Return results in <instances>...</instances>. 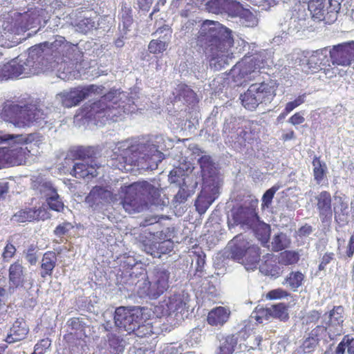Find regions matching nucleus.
Listing matches in <instances>:
<instances>
[{
    "label": "nucleus",
    "instance_id": "nucleus-1",
    "mask_svg": "<svg viewBox=\"0 0 354 354\" xmlns=\"http://www.w3.org/2000/svg\"><path fill=\"white\" fill-rule=\"evenodd\" d=\"M197 46L203 49L212 68L220 70L232 58L234 45L232 30L218 21L205 20L196 38Z\"/></svg>",
    "mask_w": 354,
    "mask_h": 354
},
{
    "label": "nucleus",
    "instance_id": "nucleus-2",
    "mask_svg": "<svg viewBox=\"0 0 354 354\" xmlns=\"http://www.w3.org/2000/svg\"><path fill=\"white\" fill-rule=\"evenodd\" d=\"M0 117L17 128L26 129L35 124L46 123L47 114L37 104H19L12 100H6L1 106Z\"/></svg>",
    "mask_w": 354,
    "mask_h": 354
},
{
    "label": "nucleus",
    "instance_id": "nucleus-3",
    "mask_svg": "<svg viewBox=\"0 0 354 354\" xmlns=\"http://www.w3.org/2000/svg\"><path fill=\"white\" fill-rule=\"evenodd\" d=\"M76 46L66 41L62 36L57 35L51 42H44L35 45L30 48L32 58L35 55L37 58L47 57L57 64L67 62L73 57Z\"/></svg>",
    "mask_w": 354,
    "mask_h": 354
},
{
    "label": "nucleus",
    "instance_id": "nucleus-4",
    "mask_svg": "<svg viewBox=\"0 0 354 354\" xmlns=\"http://www.w3.org/2000/svg\"><path fill=\"white\" fill-rule=\"evenodd\" d=\"M158 193V189L147 181L133 183L126 189L122 206L129 214L140 212L147 205V200Z\"/></svg>",
    "mask_w": 354,
    "mask_h": 354
},
{
    "label": "nucleus",
    "instance_id": "nucleus-5",
    "mask_svg": "<svg viewBox=\"0 0 354 354\" xmlns=\"http://www.w3.org/2000/svg\"><path fill=\"white\" fill-rule=\"evenodd\" d=\"M149 147L143 143L131 144L127 140L118 142L111 156L113 166L123 171L127 170V165H136L140 158L145 159L149 156L145 152Z\"/></svg>",
    "mask_w": 354,
    "mask_h": 354
},
{
    "label": "nucleus",
    "instance_id": "nucleus-6",
    "mask_svg": "<svg viewBox=\"0 0 354 354\" xmlns=\"http://www.w3.org/2000/svg\"><path fill=\"white\" fill-rule=\"evenodd\" d=\"M338 209L333 208V199L328 191H322L315 196V207L322 223H330L333 216L335 221L339 225L347 223L348 204L340 198Z\"/></svg>",
    "mask_w": 354,
    "mask_h": 354
},
{
    "label": "nucleus",
    "instance_id": "nucleus-7",
    "mask_svg": "<svg viewBox=\"0 0 354 354\" xmlns=\"http://www.w3.org/2000/svg\"><path fill=\"white\" fill-rule=\"evenodd\" d=\"M170 287V272L162 267H155L142 286H139L138 293L141 297H147L156 299Z\"/></svg>",
    "mask_w": 354,
    "mask_h": 354
},
{
    "label": "nucleus",
    "instance_id": "nucleus-8",
    "mask_svg": "<svg viewBox=\"0 0 354 354\" xmlns=\"http://www.w3.org/2000/svg\"><path fill=\"white\" fill-rule=\"evenodd\" d=\"M277 86L271 82L252 84L240 96L243 107L250 111L255 110L260 104L270 103L276 96Z\"/></svg>",
    "mask_w": 354,
    "mask_h": 354
},
{
    "label": "nucleus",
    "instance_id": "nucleus-9",
    "mask_svg": "<svg viewBox=\"0 0 354 354\" xmlns=\"http://www.w3.org/2000/svg\"><path fill=\"white\" fill-rule=\"evenodd\" d=\"M95 152L93 147H78L73 151V158L80 160L75 162L71 174L76 178H93L97 175Z\"/></svg>",
    "mask_w": 354,
    "mask_h": 354
},
{
    "label": "nucleus",
    "instance_id": "nucleus-10",
    "mask_svg": "<svg viewBox=\"0 0 354 354\" xmlns=\"http://www.w3.org/2000/svg\"><path fill=\"white\" fill-rule=\"evenodd\" d=\"M123 107L118 104L115 91H109L102 95L100 100L91 105L90 113L95 118H105L116 121L122 115Z\"/></svg>",
    "mask_w": 354,
    "mask_h": 354
},
{
    "label": "nucleus",
    "instance_id": "nucleus-11",
    "mask_svg": "<svg viewBox=\"0 0 354 354\" xmlns=\"http://www.w3.org/2000/svg\"><path fill=\"white\" fill-rule=\"evenodd\" d=\"M104 87L95 84L88 86H78L71 88L68 91H64L57 94L62 105L65 108L76 106L81 102L88 97L91 94L101 95Z\"/></svg>",
    "mask_w": 354,
    "mask_h": 354
},
{
    "label": "nucleus",
    "instance_id": "nucleus-12",
    "mask_svg": "<svg viewBox=\"0 0 354 354\" xmlns=\"http://www.w3.org/2000/svg\"><path fill=\"white\" fill-rule=\"evenodd\" d=\"M187 303L183 295L174 293L169 297H165L155 307V313L159 317H169L174 315L177 316L185 311Z\"/></svg>",
    "mask_w": 354,
    "mask_h": 354
},
{
    "label": "nucleus",
    "instance_id": "nucleus-13",
    "mask_svg": "<svg viewBox=\"0 0 354 354\" xmlns=\"http://www.w3.org/2000/svg\"><path fill=\"white\" fill-rule=\"evenodd\" d=\"M329 55L333 65L350 66L354 62V41L333 46L330 50Z\"/></svg>",
    "mask_w": 354,
    "mask_h": 354
},
{
    "label": "nucleus",
    "instance_id": "nucleus-14",
    "mask_svg": "<svg viewBox=\"0 0 354 354\" xmlns=\"http://www.w3.org/2000/svg\"><path fill=\"white\" fill-rule=\"evenodd\" d=\"M142 317L134 309L120 306L116 308L114 315L115 326L124 330L131 333L134 330L137 322L142 321Z\"/></svg>",
    "mask_w": 354,
    "mask_h": 354
},
{
    "label": "nucleus",
    "instance_id": "nucleus-15",
    "mask_svg": "<svg viewBox=\"0 0 354 354\" xmlns=\"http://www.w3.org/2000/svg\"><path fill=\"white\" fill-rule=\"evenodd\" d=\"M257 60L251 57H244L238 62L232 68L231 75L234 82L243 83L251 80V75L259 73Z\"/></svg>",
    "mask_w": 354,
    "mask_h": 354
},
{
    "label": "nucleus",
    "instance_id": "nucleus-16",
    "mask_svg": "<svg viewBox=\"0 0 354 354\" xmlns=\"http://www.w3.org/2000/svg\"><path fill=\"white\" fill-rule=\"evenodd\" d=\"M234 224L252 227L259 221V216L251 207L240 205L232 212Z\"/></svg>",
    "mask_w": 354,
    "mask_h": 354
},
{
    "label": "nucleus",
    "instance_id": "nucleus-17",
    "mask_svg": "<svg viewBox=\"0 0 354 354\" xmlns=\"http://www.w3.org/2000/svg\"><path fill=\"white\" fill-rule=\"evenodd\" d=\"M26 269L19 260L11 263L8 269L9 290L23 288L26 283Z\"/></svg>",
    "mask_w": 354,
    "mask_h": 354
},
{
    "label": "nucleus",
    "instance_id": "nucleus-18",
    "mask_svg": "<svg viewBox=\"0 0 354 354\" xmlns=\"http://www.w3.org/2000/svg\"><path fill=\"white\" fill-rule=\"evenodd\" d=\"M5 167L8 166L25 165L31 155L28 147H19L14 149L3 148Z\"/></svg>",
    "mask_w": 354,
    "mask_h": 354
},
{
    "label": "nucleus",
    "instance_id": "nucleus-19",
    "mask_svg": "<svg viewBox=\"0 0 354 354\" xmlns=\"http://www.w3.org/2000/svg\"><path fill=\"white\" fill-rule=\"evenodd\" d=\"M304 58L302 63L303 71L307 74H314L322 70V66H324V61L327 57L323 54L322 50H317L306 52Z\"/></svg>",
    "mask_w": 354,
    "mask_h": 354
},
{
    "label": "nucleus",
    "instance_id": "nucleus-20",
    "mask_svg": "<svg viewBox=\"0 0 354 354\" xmlns=\"http://www.w3.org/2000/svg\"><path fill=\"white\" fill-rule=\"evenodd\" d=\"M33 58L30 55V57L24 63V65L18 64L7 63L0 66V78L2 80L12 79L19 77L21 75L35 74V70L26 72L25 66H33L32 63Z\"/></svg>",
    "mask_w": 354,
    "mask_h": 354
},
{
    "label": "nucleus",
    "instance_id": "nucleus-21",
    "mask_svg": "<svg viewBox=\"0 0 354 354\" xmlns=\"http://www.w3.org/2000/svg\"><path fill=\"white\" fill-rule=\"evenodd\" d=\"M10 140L13 141L16 144L19 145L32 144L33 146L39 149L42 143L43 136L39 133L37 132L30 133L26 135L4 134L3 136H0V144Z\"/></svg>",
    "mask_w": 354,
    "mask_h": 354
},
{
    "label": "nucleus",
    "instance_id": "nucleus-22",
    "mask_svg": "<svg viewBox=\"0 0 354 354\" xmlns=\"http://www.w3.org/2000/svg\"><path fill=\"white\" fill-rule=\"evenodd\" d=\"M250 243L242 234L235 236L229 243V255L231 259L239 262L244 257V253Z\"/></svg>",
    "mask_w": 354,
    "mask_h": 354
},
{
    "label": "nucleus",
    "instance_id": "nucleus-23",
    "mask_svg": "<svg viewBox=\"0 0 354 354\" xmlns=\"http://www.w3.org/2000/svg\"><path fill=\"white\" fill-rule=\"evenodd\" d=\"M47 218V212L42 207L38 209L26 208L20 209L15 213L12 217V221L17 223H25L40 219L45 220Z\"/></svg>",
    "mask_w": 354,
    "mask_h": 354
},
{
    "label": "nucleus",
    "instance_id": "nucleus-24",
    "mask_svg": "<svg viewBox=\"0 0 354 354\" xmlns=\"http://www.w3.org/2000/svg\"><path fill=\"white\" fill-rule=\"evenodd\" d=\"M327 334V327L324 326H317L309 333L304 340L301 345L304 353H311L315 351L319 341L325 337Z\"/></svg>",
    "mask_w": 354,
    "mask_h": 354
},
{
    "label": "nucleus",
    "instance_id": "nucleus-25",
    "mask_svg": "<svg viewBox=\"0 0 354 354\" xmlns=\"http://www.w3.org/2000/svg\"><path fill=\"white\" fill-rule=\"evenodd\" d=\"M29 333V327L26 320L22 318H17L12 324L5 341L8 344L23 340Z\"/></svg>",
    "mask_w": 354,
    "mask_h": 354
},
{
    "label": "nucleus",
    "instance_id": "nucleus-26",
    "mask_svg": "<svg viewBox=\"0 0 354 354\" xmlns=\"http://www.w3.org/2000/svg\"><path fill=\"white\" fill-rule=\"evenodd\" d=\"M111 193L105 188L100 186L93 187L85 198V202L91 208H96L107 202Z\"/></svg>",
    "mask_w": 354,
    "mask_h": 354
},
{
    "label": "nucleus",
    "instance_id": "nucleus-27",
    "mask_svg": "<svg viewBox=\"0 0 354 354\" xmlns=\"http://www.w3.org/2000/svg\"><path fill=\"white\" fill-rule=\"evenodd\" d=\"M172 95L174 102L183 101L186 104H191L196 100V93L185 83L178 84L173 91Z\"/></svg>",
    "mask_w": 354,
    "mask_h": 354
},
{
    "label": "nucleus",
    "instance_id": "nucleus-28",
    "mask_svg": "<svg viewBox=\"0 0 354 354\" xmlns=\"http://www.w3.org/2000/svg\"><path fill=\"white\" fill-rule=\"evenodd\" d=\"M230 312L225 307L218 306L212 309L207 315V322L212 326H223L227 322Z\"/></svg>",
    "mask_w": 354,
    "mask_h": 354
},
{
    "label": "nucleus",
    "instance_id": "nucleus-29",
    "mask_svg": "<svg viewBox=\"0 0 354 354\" xmlns=\"http://www.w3.org/2000/svg\"><path fill=\"white\" fill-rule=\"evenodd\" d=\"M57 257L55 252L47 251L41 258L40 276L45 279L47 277H51L55 268L56 267Z\"/></svg>",
    "mask_w": 354,
    "mask_h": 354
},
{
    "label": "nucleus",
    "instance_id": "nucleus-30",
    "mask_svg": "<svg viewBox=\"0 0 354 354\" xmlns=\"http://www.w3.org/2000/svg\"><path fill=\"white\" fill-rule=\"evenodd\" d=\"M303 3L308 4V9L310 12L313 18L319 21H327L325 15L326 0H301Z\"/></svg>",
    "mask_w": 354,
    "mask_h": 354
},
{
    "label": "nucleus",
    "instance_id": "nucleus-31",
    "mask_svg": "<svg viewBox=\"0 0 354 354\" xmlns=\"http://www.w3.org/2000/svg\"><path fill=\"white\" fill-rule=\"evenodd\" d=\"M243 255L244 257L240 260L239 263L250 268L256 267L260 261L261 249L258 245L250 243Z\"/></svg>",
    "mask_w": 354,
    "mask_h": 354
},
{
    "label": "nucleus",
    "instance_id": "nucleus-32",
    "mask_svg": "<svg viewBox=\"0 0 354 354\" xmlns=\"http://www.w3.org/2000/svg\"><path fill=\"white\" fill-rule=\"evenodd\" d=\"M327 313L325 314L326 315ZM328 320L326 327L342 326L344 321V308L342 306H335L328 313Z\"/></svg>",
    "mask_w": 354,
    "mask_h": 354
},
{
    "label": "nucleus",
    "instance_id": "nucleus-33",
    "mask_svg": "<svg viewBox=\"0 0 354 354\" xmlns=\"http://www.w3.org/2000/svg\"><path fill=\"white\" fill-rule=\"evenodd\" d=\"M300 260V254L298 251L285 250L277 256V263L283 266H293Z\"/></svg>",
    "mask_w": 354,
    "mask_h": 354
},
{
    "label": "nucleus",
    "instance_id": "nucleus-34",
    "mask_svg": "<svg viewBox=\"0 0 354 354\" xmlns=\"http://www.w3.org/2000/svg\"><path fill=\"white\" fill-rule=\"evenodd\" d=\"M230 3V0H208L205 6L209 12L219 14L227 12Z\"/></svg>",
    "mask_w": 354,
    "mask_h": 354
},
{
    "label": "nucleus",
    "instance_id": "nucleus-35",
    "mask_svg": "<svg viewBox=\"0 0 354 354\" xmlns=\"http://www.w3.org/2000/svg\"><path fill=\"white\" fill-rule=\"evenodd\" d=\"M305 279V275L301 271H291L285 278L283 284H287L291 290L296 291Z\"/></svg>",
    "mask_w": 354,
    "mask_h": 354
},
{
    "label": "nucleus",
    "instance_id": "nucleus-36",
    "mask_svg": "<svg viewBox=\"0 0 354 354\" xmlns=\"http://www.w3.org/2000/svg\"><path fill=\"white\" fill-rule=\"evenodd\" d=\"M313 166L314 179L317 183H320L326 176L327 166L320 160V157L315 156L312 162Z\"/></svg>",
    "mask_w": 354,
    "mask_h": 354
},
{
    "label": "nucleus",
    "instance_id": "nucleus-37",
    "mask_svg": "<svg viewBox=\"0 0 354 354\" xmlns=\"http://www.w3.org/2000/svg\"><path fill=\"white\" fill-rule=\"evenodd\" d=\"M291 243L290 239L288 236L281 232L274 236L272 241V248L274 252H282L286 248L290 247Z\"/></svg>",
    "mask_w": 354,
    "mask_h": 354
},
{
    "label": "nucleus",
    "instance_id": "nucleus-38",
    "mask_svg": "<svg viewBox=\"0 0 354 354\" xmlns=\"http://www.w3.org/2000/svg\"><path fill=\"white\" fill-rule=\"evenodd\" d=\"M272 318L286 321L289 318L288 306L284 303H279L270 306Z\"/></svg>",
    "mask_w": 354,
    "mask_h": 354
},
{
    "label": "nucleus",
    "instance_id": "nucleus-39",
    "mask_svg": "<svg viewBox=\"0 0 354 354\" xmlns=\"http://www.w3.org/2000/svg\"><path fill=\"white\" fill-rule=\"evenodd\" d=\"M306 94L299 95L293 101L286 103L285 108L278 116V119L285 118L292 111L304 104L306 100Z\"/></svg>",
    "mask_w": 354,
    "mask_h": 354
},
{
    "label": "nucleus",
    "instance_id": "nucleus-40",
    "mask_svg": "<svg viewBox=\"0 0 354 354\" xmlns=\"http://www.w3.org/2000/svg\"><path fill=\"white\" fill-rule=\"evenodd\" d=\"M257 238L263 243L266 244L268 242L270 236V226L265 223H259L255 230Z\"/></svg>",
    "mask_w": 354,
    "mask_h": 354
},
{
    "label": "nucleus",
    "instance_id": "nucleus-41",
    "mask_svg": "<svg viewBox=\"0 0 354 354\" xmlns=\"http://www.w3.org/2000/svg\"><path fill=\"white\" fill-rule=\"evenodd\" d=\"M260 124L258 121L255 120H247L243 126V130L240 131L239 136L246 139L248 134L254 136L260 132L259 129Z\"/></svg>",
    "mask_w": 354,
    "mask_h": 354
},
{
    "label": "nucleus",
    "instance_id": "nucleus-42",
    "mask_svg": "<svg viewBox=\"0 0 354 354\" xmlns=\"http://www.w3.org/2000/svg\"><path fill=\"white\" fill-rule=\"evenodd\" d=\"M237 344V339L234 335L227 336L219 347L217 354H232Z\"/></svg>",
    "mask_w": 354,
    "mask_h": 354
},
{
    "label": "nucleus",
    "instance_id": "nucleus-43",
    "mask_svg": "<svg viewBox=\"0 0 354 354\" xmlns=\"http://www.w3.org/2000/svg\"><path fill=\"white\" fill-rule=\"evenodd\" d=\"M202 175L209 176L214 170V162L209 156H202L198 160Z\"/></svg>",
    "mask_w": 354,
    "mask_h": 354
},
{
    "label": "nucleus",
    "instance_id": "nucleus-44",
    "mask_svg": "<svg viewBox=\"0 0 354 354\" xmlns=\"http://www.w3.org/2000/svg\"><path fill=\"white\" fill-rule=\"evenodd\" d=\"M261 271L265 274V275L270 276L272 277L277 278L281 274V269L276 264H272L270 261H266L260 266Z\"/></svg>",
    "mask_w": 354,
    "mask_h": 354
},
{
    "label": "nucleus",
    "instance_id": "nucleus-45",
    "mask_svg": "<svg viewBox=\"0 0 354 354\" xmlns=\"http://www.w3.org/2000/svg\"><path fill=\"white\" fill-rule=\"evenodd\" d=\"M167 44L159 39H152L148 45V50L150 53L156 55L162 53L167 50Z\"/></svg>",
    "mask_w": 354,
    "mask_h": 354
},
{
    "label": "nucleus",
    "instance_id": "nucleus-46",
    "mask_svg": "<svg viewBox=\"0 0 354 354\" xmlns=\"http://www.w3.org/2000/svg\"><path fill=\"white\" fill-rule=\"evenodd\" d=\"M131 333L139 337L149 336L153 333L152 326L149 324H142V321H139L137 322V324L135 326V328Z\"/></svg>",
    "mask_w": 354,
    "mask_h": 354
},
{
    "label": "nucleus",
    "instance_id": "nucleus-47",
    "mask_svg": "<svg viewBox=\"0 0 354 354\" xmlns=\"http://www.w3.org/2000/svg\"><path fill=\"white\" fill-rule=\"evenodd\" d=\"M212 200L206 196H198L195 202L196 209L200 214H204L211 205Z\"/></svg>",
    "mask_w": 354,
    "mask_h": 354
},
{
    "label": "nucleus",
    "instance_id": "nucleus-48",
    "mask_svg": "<svg viewBox=\"0 0 354 354\" xmlns=\"http://www.w3.org/2000/svg\"><path fill=\"white\" fill-rule=\"evenodd\" d=\"M280 185H274L266 191L262 196V208L268 207L271 205L275 193L280 189Z\"/></svg>",
    "mask_w": 354,
    "mask_h": 354
},
{
    "label": "nucleus",
    "instance_id": "nucleus-49",
    "mask_svg": "<svg viewBox=\"0 0 354 354\" xmlns=\"http://www.w3.org/2000/svg\"><path fill=\"white\" fill-rule=\"evenodd\" d=\"M239 15L244 20L246 26H254L257 23V17L248 9L241 8L239 11Z\"/></svg>",
    "mask_w": 354,
    "mask_h": 354
},
{
    "label": "nucleus",
    "instance_id": "nucleus-50",
    "mask_svg": "<svg viewBox=\"0 0 354 354\" xmlns=\"http://www.w3.org/2000/svg\"><path fill=\"white\" fill-rule=\"evenodd\" d=\"M47 203L50 209L58 212L63 211L64 207V203L57 194L48 198Z\"/></svg>",
    "mask_w": 354,
    "mask_h": 354
},
{
    "label": "nucleus",
    "instance_id": "nucleus-51",
    "mask_svg": "<svg viewBox=\"0 0 354 354\" xmlns=\"http://www.w3.org/2000/svg\"><path fill=\"white\" fill-rule=\"evenodd\" d=\"M272 318L270 307L256 308L255 320L261 324L264 320H268Z\"/></svg>",
    "mask_w": 354,
    "mask_h": 354
},
{
    "label": "nucleus",
    "instance_id": "nucleus-52",
    "mask_svg": "<svg viewBox=\"0 0 354 354\" xmlns=\"http://www.w3.org/2000/svg\"><path fill=\"white\" fill-rule=\"evenodd\" d=\"M73 228V225L71 223L64 221L59 224L53 230V234L57 237H62L66 235Z\"/></svg>",
    "mask_w": 354,
    "mask_h": 354
},
{
    "label": "nucleus",
    "instance_id": "nucleus-53",
    "mask_svg": "<svg viewBox=\"0 0 354 354\" xmlns=\"http://www.w3.org/2000/svg\"><path fill=\"white\" fill-rule=\"evenodd\" d=\"M51 340L49 338H44L39 341L34 347L35 352L37 354H44L50 347Z\"/></svg>",
    "mask_w": 354,
    "mask_h": 354
},
{
    "label": "nucleus",
    "instance_id": "nucleus-54",
    "mask_svg": "<svg viewBox=\"0 0 354 354\" xmlns=\"http://www.w3.org/2000/svg\"><path fill=\"white\" fill-rule=\"evenodd\" d=\"M158 248V254L160 257L162 254H166L173 250L174 243L171 240H165L161 242L157 243Z\"/></svg>",
    "mask_w": 354,
    "mask_h": 354
},
{
    "label": "nucleus",
    "instance_id": "nucleus-55",
    "mask_svg": "<svg viewBox=\"0 0 354 354\" xmlns=\"http://www.w3.org/2000/svg\"><path fill=\"white\" fill-rule=\"evenodd\" d=\"M288 295H289V293L286 290L279 288L277 289L270 290L266 294V298L268 299H270V300L279 299L286 298Z\"/></svg>",
    "mask_w": 354,
    "mask_h": 354
},
{
    "label": "nucleus",
    "instance_id": "nucleus-56",
    "mask_svg": "<svg viewBox=\"0 0 354 354\" xmlns=\"http://www.w3.org/2000/svg\"><path fill=\"white\" fill-rule=\"evenodd\" d=\"M144 250L154 258H160L158 254V244L156 242L149 241L143 244Z\"/></svg>",
    "mask_w": 354,
    "mask_h": 354
},
{
    "label": "nucleus",
    "instance_id": "nucleus-57",
    "mask_svg": "<svg viewBox=\"0 0 354 354\" xmlns=\"http://www.w3.org/2000/svg\"><path fill=\"white\" fill-rule=\"evenodd\" d=\"M16 248L10 243H8L4 247L2 257L4 260L8 261L12 259L16 253Z\"/></svg>",
    "mask_w": 354,
    "mask_h": 354
},
{
    "label": "nucleus",
    "instance_id": "nucleus-58",
    "mask_svg": "<svg viewBox=\"0 0 354 354\" xmlns=\"http://www.w3.org/2000/svg\"><path fill=\"white\" fill-rule=\"evenodd\" d=\"M335 259V254L333 252H326L322 257L321 261L319 264V270H325L326 266Z\"/></svg>",
    "mask_w": 354,
    "mask_h": 354
},
{
    "label": "nucleus",
    "instance_id": "nucleus-59",
    "mask_svg": "<svg viewBox=\"0 0 354 354\" xmlns=\"http://www.w3.org/2000/svg\"><path fill=\"white\" fill-rule=\"evenodd\" d=\"M305 118L301 111L296 112L291 117L289 118L288 122L293 126H297L304 123Z\"/></svg>",
    "mask_w": 354,
    "mask_h": 354
},
{
    "label": "nucleus",
    "instance_id": "nucleus-60",
    "mask_svg": "<svg viewBox=\"0 0 354 354\" xmlns=\"http://www.w3.org/2000/svg\"><path fill=\"white\" fill-rule=\"evenodd\" d=\"M349 342V335H346L343 337L342 340L338 344L335 350V354H344L346 346H347V348H348Z\"/></svg>",
    "mask_w": 354,
    "mask_h": 354
},
{
    "label": "nucleus",
    "instance_id": "nucleus-61",
    "mask_svg": "<svg viewBox=\"0 0 354 354\" xmlns=\"http://www.w3.org/2000/svg\"><path fill=\"white\" fill-rule=\"evenodd\" d=\"M189 194L187 192L185 189L180 188L175 196V200L176 202L181 203L185 202Z\"/></svg>",
    "mask_w": 354,
    "mask_h": 354
},
{
    "label": "nucleus",
    "instance_id": "nucleus-62",
    "mask_svg": "<svg viewBox=\"0 0 354 354\" xmlns=\"http://www.w3.org/2000/svg\"><path fill=\"white\" fill-rule=\"evenodd\" d=\"M153 0H138V5L140 10L148 11Z\"/></svg>",
    "mask_w": 354,
    "mask_h": 354
},
{
    "label": "nucleus",
    "instance_id": "nucleus-63",
    "mask_svg": "<svg viewBox=\"0 0 354 354\" xmlns=\"http://www.w3.org/2000/svg\"><path fill=\"white\" fill-rule=\"evenodd\" d=\"M321 312L316 310H313L308 313V319L310 322H317L321 317Z\"/></svg>",
    "mask_w": 354,
    "mask_h": 354
},
{
    "label": "nucleus",
    "instance_id": "nucleus-64",
    "mask_svg": "<svg viewBox=\"0 0 354 354\" xmlns=\"http://www.w3.org/2000/svg\"><path fill=\"white\" fill-rule=\"evenodd\" d=\"M353 254H354V233L350 237L348 247H347V251H346V255L348 257H353Z\"/></svg>",
    "mask_w": 354,
    "mask_h": 354
}]
</instances>
